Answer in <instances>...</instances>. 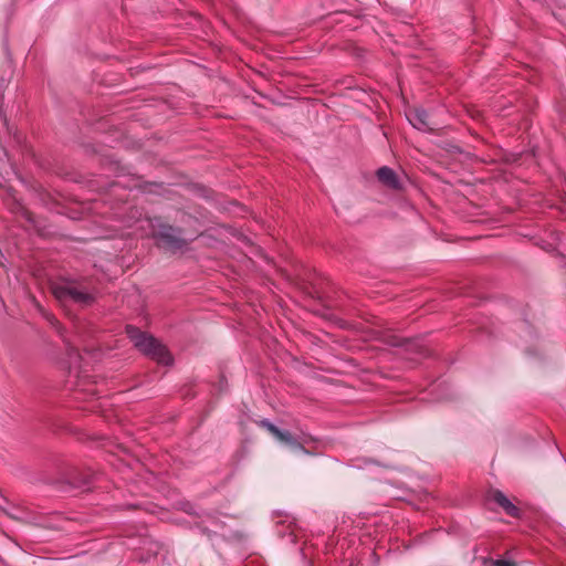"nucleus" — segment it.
Masks as SVG:
<instances>
[{"label":"nucleus","instance_id":"7ed1b4c3","mask_svg":"<svg viewBox=\"0 0 566 566\" xmlns=\"http://www.w3.org/2000/svg\"><path fill=\"white\" fill-rule=\"evenodd\" d=\"M260 426L265 428L279 441L287 444L292 449L297 450V451L304 450L303 446L289 431H283V430L279 429L276 426H274L273 423H271L268 420H261Z\"/></svg>","mask_w":566,"mask_h":566},{"label":"nucleus","instance_id":"6e6552de","mask_svg":"<svg viewBox=\"0 0 566 566\" xmlns=\"http://www.w3.org/2000/svg\"><path fill=\"white\" fill-rule=\"evenodd\" d=\"M493 566H515V564L505 559H496L493 562Z\"/></svg>","mask_w":566,"mask_h":566},{"label":"nucleus","instance_id":"39448f33","mask_svg":"<svg viewBox=\"0 0 566 566\" xmlns=\"http://www.w3.org/2000/svg\"><path fill=\"white\" fill-rule=\"evenodd\" d=\"M490 497L495 503H497L505 511L506 514H509L511 516H517L518 515V509L501 491H493L490 494Z\"/></svg>","mask_w":566,"mask_h":566},{"label":"nucleus","instance_id":"f257e3e1","mask_svg":"<svg viewBox=\"0 0 566 566\" xmlns=\"http://www.w3.org/2000/svg\"><path fill=\"white\" fill-rule=\"evenodd\" d=\"M127 335L134 345L144 354L151 356L164 365L171 364L172 359L168 350L153 336L139 332L136 327L127 326Z\"/></svg>","mask_w":566,"mask_h":566},{"label":"nucleus","instance_id":"423d86ee","mask_svg":"<svg viewBox=\"0 0 566 566\" xmlns=\"http://www.w3.org/2000/svg\"><path fill=\"white\" fill-rule=\"evenodd\" d=\"M377 177L380 182L391 189H399L400 184L396 172L389 167H381L377 171Z\"/></svg>","mask_w":566,"mask_h":566},{"label":"nucleus","instance_id":"0eeeda50","mask_svg":"<svg viewBox=\"0 0 566 566\" xmlns=\"http://www.w3.org/2000/svg\"><path fill=\"white\" fill-rule=\"evenodd\" d=\"M160 238L164 240V242L171 248H181L184 244V241L178 239L174 234V229L170 227H164V229L158 233Z\"/></svg>","mask_w":566,"mask_h":566},{"label":"nucleus","instance_id":"f03ea898","mask_svg":"<svg viewBox=\"0 0 566 566\" xmlns=\"http://www.w3.org/2000/svg\"><path fill=\"white\" fill-rule=\"evenodd\" d=\"M53 293L60 301H73L78 304H88L93 300L88 293L69 284L54 286Z\"/></svg>","mask_w":566,"mask_h":566},{"label":"nucleus","instance_id":"20e7f679","mask_svg":"<svg viewBox=\"0 0 566 566\" xmlns=\"http://www.w3.org/2000/svg\"><path fill=\"white\" fill-rule=\"evenodd\" d=\"M409 123L419 130L433 129V123L430 120L424 109L415 108L407 114Z\"/></svg>","mask_w":566,"mask_h":566}]
</instances>
